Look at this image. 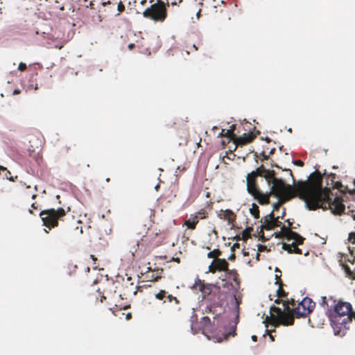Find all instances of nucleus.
<instances>
[{"mask_svg":"<svg viewBox=\"0 0 355 355\" xmlns=\"http://www.w3.org/2000/svg\"><path fill=\"white\" fill-rule=\"evenodd\" d=\"M293 184H286L283 179H266L269 185H271L270 191L268 193L274 196L278 201L273 205L277 210L279 207L291 199L297 197L304 201L309 210L318 209L331 208L334 214H340L343 207L335 200L329 203V190L322 187L323 179H306L295 182Z\"/></svg>","mask_w":355,"mask_h":355,"instance_id":"nucleus-1","label":"nucleus"},{"mask_svg":"<svg viewBox=\"0 0 355 355\" xmlns=\"http://www.w3.org/2000/svg\"><path fill=\"white\" fill-rule=\"evenodd\" d=\"M329 317L332 324L340 329H348L349 323L355 320V312L349 302L340 300L336 303L334 300L333 309H329Z\"/></svg>","mask_w":355,"mask_h":355,"instance_id":"nucleus-2","label":"nucleus"},{"mask_svg":"<svg viewBox=\"0 0 355 355\" xmlns=\"http://www.w3.org/2000/svg\"><path fill=\"white\" fill-rule=\"evenodd\" d=\"M283 304L284 311L279 307L272 306L270 308V317H266V320H269L270 324L275 327L281 324L284 326L292 325L294 323L293 310L289 307L288 304L295 306V300L292 299L291 302L284 301Z\"/></svg>","mask_w":355,"mask_h":355,"instance_id":"nucleus-3","label":"nucleus"},{"mask_svg":"<svg viewBox=\"0 0 355 355\" xmlns=\"http://www.w3.org/2000/svg\"><path fill=\"white\" fill-rule=\"evenodd\" d=\"M167 6L165 2L159 0L143 12L144 17L155 22H163L167 17Z\"/></svg>","mask_w":355,"mask_h":355,"instance_id":"nucleus-4","label":"nucleus"},{"mask_svg":"<svg viewBox=\"0 0 355 355\" xmlns=\"http://www.w3.org/2000/svg\"><path fill=\"white\" fill-rule=\"evenodd\" d=\"M66 211L63 208L49 209H45L40 213V216L43 222V225L49 229L51 227H57L58 225V220L66 214Z\"/></svg>","mask_w":355,"mask_h":355,"instance_id":"nucleus-5","label":"nucleus"},{"mask_svg":"<svg viewBox=\"0 0 355 355\" xmlns=\"http://www.w3.org/2000/svg\"><path fill=\"white\" fill-rule=\"evenodd\" d=\"M283 231L286 232V239L287 241L293 240V241L292 243H283L282 248L288 251V253L302 254V250L298 248V245L303 244L305 239L297 232L290 230L289 229L284 227Z\"/></svg>","mask_w":355,"mask_h":355,"instance_id":"nucleus-6","label":"nucleus"},{"mask_svg":"<svg viewBox=\"0 0 355 355\" xmlns=\"http://www.w3.org/2000/svg\"><path fill=\"white\" fill-rule=\"evenodd\" d=\"M278 171H270L264 168L263 166H261L257 168L255 171L250 173H248L246 178H257L260 176L261 178H276V175H284L285 177L293 178L292 171L291 169H282L277 167Z\"/></svg>","mask_w":355,"mask_h":355,"instance_id":"nucleus-7","label":"nucleus"},{"mask_svg":"<svg viewBox=\"0 0 355 355\" xmlns=\"http://www.w3.org/2000/svg\"><path fill=\"white\" fill-rule=\"evenodd\" d=\"M247 180V189L250 194H251L254 199H256L261 205H268L270 203V194L268 193H263L259 189L256 180L257 179H246Z\"/></svg>","mask_w":355,"mask_h":355,"instance_id":"nucleus-8","label":"nucleus"},{"mask_svg":"<svg viewBox=\"0 0 355 355\" xmlns=\"http://www.w3.org/2000/svg\"><path fill=\"white\" fill-rule=\"evenodd\" d=\"M323 188H327L329 189V197L328 199V202L329 203H333V202L335 201V200L338 199L340 204L343 206V209L340 214H334L332 211V209L328 207L326 209H322L323 210L330 209L334 215H341L345 212V209H347V214L350 216L354 220H355V200L346 202V204L343 203V200L340 197L336 196L334 200H332L331 197L333 196V193L331 191V188L328 187V184L327 186H324L322 184Z\"/></svg>","mask_w":355,"mask_h":355,"instance_id":"nucleus-9","label":"nucleus"},{"mask_svg":"<svg viewBox=\"0 0 355 355\" xmlns=\"http://www.w3.org/2000/svg\"><path fill=\"white\" fill-rule=\"evenodd\" d=\"M315 302L309 297H304L301 302L298 303L297 306L291 309L293 316L297 318H304L312 312L315 307Z\"/></svg>","mask_w":355,"mask_h":355,"instance_id":"nucleus-10","label":"nucleus"},{"mask_svg":"<svg viewBox=\"0 0 355 355\" xmlns=\"http://www.w3.org/2000/svg\"><path fill=\"white\" fill-rule=\"evenodd\" d=\"M194 287L198 289L202 294L203 297L209 295H219L220 293V288L215 284H205L203 281L198 279L194 284Z\"/></svg>","mask_w":355,"mask_h":355,"instance_id":"nucleus-11","label":"nucleus"},{"mask_svg":"<svg viewBox=\"0 0 355 355\" xmlns=\"http://www.w3.org/2000/svg\"><path fill=\"white\" fill-rule=\"evenodd\" d=\"M228 262L225 259H215L209 266V271L215 273L216 271L227 272L228 270Z\"/></svg>","mask_w":355,"mask_h":355,"instance_id":"nucleus-12","label":"nucleus"},{"mask_svg":"<svg viewBox=\"0 0 355 355\" xmlns=\"http://www.w3.org/2000/svg\"><path fill=\"white\" fill-rule=\"evenodd\" d=\"M157 238H164L163 234L154 232L151 230H148L146 234L143 236L141 241L145 243H150L153 245H158L160 243V241L159 239L157 240Z\"/></svg>","mask_w":355,"mask_h":355,"instance_id":"nucleus-13","label":"nucleus"},{"mask_svg":"<svg viewBox=\"0 0 355 355\" xmlns=\"http://www.w3.org/2000/svg\"><path fill=\"white\" fill-rule=\"evenodd\" d=\"M155 298L157 300L163 301V303L174 302L176 305L179 304L180 303V301L177 299L176 297L168 294V292H166L165 290H160L157 293H156Z\"/></svg>","mask_w":355,"mask_h":355,"instance_id":"nucleus-14","label":"nucleus"},{"mask_svg":"<svg viewBox=\"0 0 355 355\" xmlns=\"http://www.w3.org/2000/svg\"><path fill=\"white\" fill-rule=\"evenodd\" d=\"M255 138L254 135L252 133H245L242 136L235 137L234 145V150L236 149L238 146H243L251 143Z\"/></svg>","mask_w":355,"mask_h":355,"instance_id":"nucleus-15","label":"nucleus"},{"mask_svg":"<svg viewBox=\"0 0 355 355\" xmlns=\"http://www.w3.org/2000/svg\"><path fill=\"white\" fill-rule=\"evenodd\" d=\"M220 219L227 220L228 223L233 224L236 220V214L230 209L220 210L218 214Z\"/></svg>","mask_w":355,"mask_h":355,"instance_id":"nucleus-16","label":"nucleus"},{"mask_svg":"<svg viewBox=\"0 0 355 355\" xmlns=\"http://www.w3.org/2000/svg\"><path fill=\"white\" fill-rule=\"evenodd\" d=\"M354 184L355 186V179H354ZM337 189L341 193H349L350 196H355V189H349L347 186H343L341 182H336L334 183V187L332 189Z\"/></svg>","mask_w":355,"mask_h":355,"instance_id":"nucleus-17","label":"nucleus"},{"mask_svg":"<svg viewBox=\"0 0 355 355\" xmlns=\"http://www.w3.org/2000/svg\"><path fill=\"white\" fill-rule=\"evenodd\" d=\"M199 220H200L198 218L196 214H191L189 218L185 220L184 225H186L189 229L195 230Z\"/></svg>","mask_w":355,"mask_h":355,"instance_id":"nucleus-18","label":"nucleus"},{"mask_svg":"<svg viewBox=\"0 0 355 355\" xmlns=\"http://www.w3.org/2000/svg\"><path fill=\"white\" fill-rule=\"evenodd\" d=\"M227 277L230 279H232L234 283L236 284V287L240 286V279H239V275L238 274L237 271L234 269L230 270L226 272Z\"/></svg>","mask_w":355,"mask_h":355,"instance_id":"nucleus-19","label":"nucleus"},{"mask_svg":"<svg viewBox=\"0 0 355 355\" xmlns=\"http://www.w3.org/2000/svg\"><path fill=\"white\" fill-rule=\"evenodd\" d=\"M326 175L327 178H335V174L330 173L329 174H327L326 170L324 171V173L322 174L320 171L316 170L313 173L309 174L307 178H323V176Z\"/></svg>","mask_w":355,"mask_h":355,"instance_id":"nucleus-20","label":"nucleus"},{"mask_svg":"<svg viewBox=\"0 0 355 355\" xmlns=\"http://www.w3.org/2000/svg\"><path fill=\"white\" fill-rule=\"evenodd\" d=\"M232 331H230L229 333L223 334L222 337L216 338L217 342L220 343V342H222L223 340H227V339H228V338L230 336H234L236 335V325H233L232 327Z\"/></svg>","mask_w":355,"mask_h":355,"instance_id":"nucleus-21","label":"nucleus"},{"mask_svg":"<svg viewBox=\"0 0 355 355\" xmlns=\"http://www.w3.org/2000/svg\"><path fill=\"white\" fill-rule=\"evenodd\" d=\"M262 229H265L266 230H272V220L271 218L266 216L264 219V221L261 225Z\"/></svg>","mask_w":355,"mask_h":355,"instance_id":"nucleus-22","label":"nucleus"},{"mask_svg":"<svg viewBox=\"0 0 355 355\" xmlns=\"http://www.w3.org/2000/svg\"><path fill=\"white\" fill-rule=\"evenodd\" d=\"M92 297H95L97 301L99 298V302L103 303V300L106 299L105 296H104L103 293L100 291V288H98L94 293L91 295Z\"/></svg>","mask_w":355,"mask_h":355,"instance_id":"nucleus-23","label":"nucleus"},{"mask_svg":"<svg viewBox=\"0 0 355 355\" xmlns=\"http://www.w3.org/2000/svg\"><path fill=\"white\" fill-rule=\"evenodd\" d=\"M286 222L287 223L288 225L286 226V225H282V227H281V231L279 232V234H281L282 236L284 237V239H286V234L284 231H283V228L285 227L286 229H289L290 230H292V229H296L297 227H293V223L290 221L289 219H287L286 220Z\"/></svg>","mask_w":355,"mask_h":355,"instance_id":"nucleus-24","label":"nucleus"},{"mask_svg":"<svg viewBox=\"0 0 355 355\" xmlns=\"http://www.w3.org/2000/svg\"><path fill=\"white\" fill-rule=\"evenodd\" d=\"M276 284H279V288L277 290V295L278 297H284L286 295L285 291L283 289V284L281 280H277Z\"/></svg>","mask_w":355,"mask_h":355,"instance_id":"nucleus-25","label":"nucleus"},{"mask_svg":"<svg viewBox=\"0 0 355 355\" xmlns=\"http://www.w3.org/2000/svg\"><path fill=\"white\" fill-rule=\"evenodd\" d=\"M268 217L271 218V219L272 220V228L273 229L275 227H282V222L278 220L279 217L275 218L274 216V214L272 212L268 215Z\"/></svg>","mask_w":355,"mask_h":355,"instance_id":"nucleus-26","label":"nucleus"},{"mask_svg":"<svg viewBox=\"0 0 355 355\" xmlns=\"http://www.w3.org/2000/svg\"><path fill=\"white\" fill-rule=\"evenodd\" d=\"M222 252L218 249H215L207 254L209 258L219 259L218 257L221 255Z\"/></svg>","mask_w":355,"mask_h":355,"instance_id":"nucleus-27","label":"nucleus"},{"mask_svg":"<svg viewBox=\"0 0 355 355\" xmlns=\"http://www.w3.org/2000/svg\"><path fill=\"white\" fill-rule=\"evenodd\" d=\"M0 175H3L5 178H8V175H10L9 178H14L11 175L10 172L7 169V168L1 166L0 165ZM15 178H17V176H15Z\"/></svg>","mask_w":355,"mask_h":355,"instance_id":"nucleus-28","label":"nucleus"},{"mask_svg":"<svg viewBox=\"0 0 355 355\" xmlns=\"http://www.w3.org/2000/svg\"><path fill=\"white\" fill-rule=\"evenodd\" d=\"M195 214L199 220L206 218L208 216V213L205 209H201Z\"/></svg>","mask_w":355,"mask_h":355,"instance_id":"nucleus-29","label":"nucleus"},{"mask_svg":"<svg viewBox=\"0 0 355 355\" xmlns=\"http://www.w3.org/2000/svg\"><path fill=\"white\" fill-rule=\"evenodd\" d=\"M330 300H332L334 302V300H333L332 297H331L329 299H327L326 297H322V302L320 304L323 307L326 306L328 308V310L332 309L331 308L333 307V305L329 304V301Z\"/></svg>","mask_w":355,"mask_h":355,"instance_id":"nucleus-30","label":"nucleus"},{"mask_svg":"<svg viewBox=\"0 0 355 355\" xmlns=\"http://www.w3.org/2000/svg\"><path fill=\"white\" fill-rule=\"evenodd\" d=\"M218 137H227L228 139V141H234L235 137H234L232 135H227V130L225 129H222L221 132L219 133Z\"/></svg>","mask_w":355,"mask_h":355,"instance_id":"nucleus-31","label":"nucleus"},{"mask_svg":"<svg viewBox=\"0 0 355 355\" xmlns=\"http://www.w3.org/2000/svg\"><path fill=\"white\" fill-rule=\"evenodd\" d=\"M250 212H251L252 215H253L255 218H259V207L257 205L254 204L253 208L250 209Z\"/></svg>","mask_w":355,"mask_h":355,"instance_id":"nucleus-32","label":"nucleus"},{"mask_svg":"<svg viewBox=\"0 0 355 355\" xmlns=\"http://www.w3.org/2000/svg\"><path fill=\"white\" fill-rule=\"evenodd\" d=\"M275 150V148H272L268 152H267L266 150H264L262 151L261 155L263 156V157L264 159H267L270 155L274 153Z\"/></svg>","mask_w":355,"mask_h":355,"instance_id":"nucleus-33","label":"nucleus"},{"mask_svg":"<svg viewBox=\"0 0 355 355\" xmlns=\"http://www.w3.org/2000/svg\"><path fill=\"white\" fill-rule=\"evenodd\" d=\"M183 0H166V2L165 3L166 6L167 7L169 6V4L171 3L172 6H177L179 5L180 3L182 2Z\"/></svg>","mask_w":355,"mask_h":355,"instance_id":"nucleus-34","label":"nucleus"},{"mask_svg":"<svg viewBox=\"0 0 355 355\" xmlns=\"http://www.w3.org/2000/svg\"><path fill=\"white\" fill-rule=\"evenodd\" d=\"M236 129V125L233 124L230 126V129L227 130V135H232L234 137H236V135L234 134V130Z\"/></svg>","mask_w":355,"mask_h":355,"instance_id":"nucleus-35","label":"nucleus"},{"mask_svg":"<svg viewBox=\"0 0 355 355\" xmlns=\"http://www.w3.org/2000/svg\"><path fill=\"white\" fill-rule=\"evenodd\" d=\"M348 241L353 245H355V232H351L348 236Z\"/></svg>","mask_w":355,"mask_h":355,"instance_id":"nucleus-36","label":"nucleus"},{"mask_svg":"<svg viewBox=\"0 0 355 355\" xmlns=\"http://www.w3.org/2000/svg\"><path fill=\"white\" fill-rule=\"evenodd\" d=\"M202 322H203L205 327H207L211 324V320L209 317L205 316L202 318Z\"/></svg>","mask_w":355,"mask_h":355,"instance_id":"nucleus-37","label":"nucleus"},{"mask_svg":"<svg viewBox=\"0 0 355 355\" xmlns=\"http://www.w3.org/2000/svg\"><path fill=\"white\" fill-rule=\"evenodd\" d=\"M27 69L26 64L24 62H20L18 66V69L21 71H24Z\"/></svg>","mask_w":355,"mask_h":355,"instance_id":"nucleus-38","label":"nucleus"},{"mask_svg":"<svg viewBox=\"0 0 355 355\" xmlns=\"http://www.w3.org/2000/svg\"><path fill=\"white\" fill-rule=\"evenodd\" d=\"M117 9L120 12H122L125 10V6L123 4V3L121 1H120L119 3H118V6H117Z\"/></svg>","mask_w":355,"mask_h":355,"instance_id":"nucleus-39","label":"nucleus"},{"mask_svg":"<svg viewBox=\"0 0 355 355\" xmlns=\"http://www.w3.org/2000/svg\"><path fill=\"white\" fill-rule=\"evenodd\" d=\"M294 164L298 166H303L304 162L302 160L298 159L294 162Z\"/></svg>","mask_w":355,"mask_h":355,"instance_id":"nucleus-40","label":"nucleus"},{"mask_svg":"<svg viewBox=\"0 0 355 355\" xmlns=\"http://www.w3.org/2000/svg\"><path fill=\"white\" fill-rule=\"evenodd\" d=\"M234 299L236 302V306H239L240 303L241 302V300L240 299H239L236 295H234Z\"/></svg>","mask_w":355,"mask_h":355,"instance_id":"nucleus-41","label":"nucleus"},{"mask_svg":"<svg viewBox=\"0 0 355 355\" xmlns=\"http://www.w3.org/2000/svg\"><path fill=\"white\" fill-rule=\"evenodd\" d=\"M343 267H344V268H345V272H346L347 274L351 275L352 272H351V270H350L349 267L348 266H347V265L343 266Z\"/></svg>","mask_w":355,"mask_h":355,"instance_id":"nucleus-42","label":"nucleus"},{"mask_svg":"<svg viewBox=\"0 0 355 355\" xmlns=\"http://www.w3.org/2000/svg\"><path fill=\"white\" fill-rule=\"evenodd\" d=\"M205 311H206L207 313H214V311H212V307H211V306H207V307L206 308V309H205Z\"/></svg>","mask_w":355,"mask_h":355,"instance_id":"nucleus-43","label":"nucleus"},{"mask_svg":"<svg viewBox=\"0 0 355 355\" xmlns=\"http://www.w3.org/2000/svg\"><path fill=\"white\" fill-rule=\"evenodd\" d=\"M265 249H266V246L262 245H260L258 248L259 251H260V252L263 251Z\"/></svg>","mask_w":355,"mask_h":355,"instance_id":"nucleus-44","label":"nucleus"},{"mask_svg":"<svg viewBox=\"0 0 355 355\" xmlns=\"http://www.w3.org/2000/svg\"><path fill=\"white\" fill-rule=\"evenodd\" d=\"M235 257H236L235 254H232L229 257L228 259H229V260H234V259H235Z\"/></svg>","mask_w":355,"mask_h":355,"instance_id":"nucleus-45","label":"nucleus"},{"mask_svg":"<svg viewBox=\"0 0 355 355\" xmlns=\"http://www.w3.org/2000/svg\"><path fill=\"white\" fill-rule=\"evenodd\" d=\"M31 207H32L33 209H38L37 205H36V202H33V203H32V205H31Z\"/></svg>","mask_w":355,"mask_h":355,"instance_id":"nucleus-46","label":"nucleus"},{"mask_svg":"<svg viewBox=\"0 0 355 355\" xmlns=\"http://www.w3.org/2000/svg\"><path fill=\"white\" fill-rule=\"evenodd\" d=\"M131 318H132L131 313H128L126 314V315H125L126 320H130V319H131Z\"/></svg>","mask_w":355,"mask_h":355,"instance_id":"nucleus-47","label":"nucleus"},{"mask_svg":"<svg viewBox=\"0 0 355 355\" xmlns=\"http://www.w3.org/2000/svg\"><path fill=\"white\" fill-rule=\"evenodd\" d=\"M57 9H59L60 10H64V7L63 6H58L55 7Z\"/></svg>","mask_w":355,"mask_h":355,"instance_id":"nucleus-48","label":"nucleus"},{"mask_svg":"<svg viewBox=\"0 0 355 355\" xmlns=\"http://www.w3.org/2000/svg\"><path fill=\"white\" fill-rule=\"evenodd\" d=\"M110 3H111L110 1H104V2H103V3H102V5H103V6H107V5H108V4H110Z\"/></svg>","mask_w":355,"mask_h":355,"instance_id":"nucleus-49","label":"nucleus"},{"mask_svg":"<svg viewBox=\"0 0 355 355\" xmlns=\"http://www.w3.org/2000/svg\"><path fill=\"white\" fill-rule=\"evenodd\" d=\"M172 261H175V262H178V263H180V259H179V258H174V257H173V258H172Z\"/></svg>","mask_w":355,"mask_h":355,"instance_id":"nucleus-50","label":"nucleus"},{"mask_svg":"<svg viewBox=\"0 0 355 355\" xmlns=\"http://www.w3.org/2000/svg\"><path fill=\"white\" fill-rule=\"evenodd\" d=\"M239 243H234L233 247L232 248V250H233L234 248H239Z\"/></svg>","mask_w":355,"mask_h":355,"instance_id":"nucleus-51","label":"nucleus"},{"mask_svg":"<svg viewBox=\"0 0 355 355\" xmlns=\"http://www.w3.org/2000/svg\"><path fill=\"white\" fill-rule=\"evenodd\" d=\"M252 340L253 341H257V336H252Z\"/></svg>","mask_w":355,"mask_h":355,"instance_id":"nucleus-52","label":"nucleus"},{"mask_svg":"<svg viewBox=\"0 0 355 355\" xmlns=\"http://www.w3.org/2000/svg\"><path fill=\"white\" fill-rule=\"evenodd\" d=\"M139 3L141 4V5H144L146 3V0H139Z\"/></svg>","mask_w":355,"mask_h":355,"instance_id":"nucleus-53","label":"nucleus"},{"mask_svg":"<svg viewBox=\"0 0 355 355\" xmlns=\"http://www.w3.org/2000/svg\"><path fill=\"white\" fill-rule=\"evenodd\" d=\"M90 257L92 259L93 261H96V258L95 257L94 255H90Z\"/></svg>","mask_w":355,"mask_h":355,"instance_id":"nucleus-54","label":"nucleus"},{"mask_svg":"<svg viewBox=\"0 0 355 355\" xmlns=\"http://www.w3.org/2000/svg\"><path fill=\"white\" fill-rule=\"evenodd\" d=\"M134 46H135V44H129V45H128V48H129L130 49H132L134 47Z\"/></svg>","mask_w":355,"mask_h":355,"instance_id":"nucleus-55","label":"nucleus"},{"mask_svg":"<svg viewBox=\"0 0 355 355\" xmlns=\"http://www.w3.org/2000/svg\"><path fill=\"white\" fill-rule=\"evenodd\" d=\"M281 302H282V300H279V299H277V300L275 301V303H277V304H279Z\"/></svg>","mask_w":355,"mask_h":355,"instance_id":"nucleus-56","label":"nucleus"},{"mask_svg":"<svg viewBox=\"0 0 355 355\" xmlns=\"http://www.w3.org/2000/svg\"><path fill=\"white\" fill-rule=\"evenodd\" d=\"M19 90H18V89H15V90L14 91V92H13V94H19Z\"/></svg>","mask_w":355,"mask_h":355,"instance_id":"nucleus-57","label":"nucleus"},{"mask_svg":"<svg viewBox=\"0 0 355 355\" xmlns=\"http://www.w3.org/2000/svg\"><path fill=\"white\" fill-rule=\"evenodd\" d=\"M36 196H37L36 194H33L32 195V198L34 199L36 197Z\"/></svg>","mask_w":355,"mask_h":355,"instance_id":"nucleus-58","label":"nucleus"},{"mask_svg":"<svg viewBox=\"0 0 355 355\" xmlns=\"http://www.w3.org/2000/svg\"><path fill=\"white\" fill-rule=\"evenodd\" d=\"M354 259H354V258H353V260H352V261H351L350 259H348V261H349V262L353 263V262L354 261Z\"/></svg>","mask_w":355,"mask_h":355,"instance_id":"nucleus-59","label":"nucleus"},{"mask_svg":"<svg viewBox=\"0 0 355 355\" xmlns=\"http://www.w3.org/2000/svg\"><path fill=\"white\" fill-rule=\"evenodd\" d=\"M193 47L195 49V50H196V51H197V50H198V48L196 46V45H195V44L193 46Z\"/></svg>","mask_w":355,"mask_h":355,"instance_id":"nucleus-60","label":"nucleus"},{"mask_svg":"<svg viewBox=\"0 0 355 355\" xmlns=\"http://www.w3.org/2000/svg\"><path fill=\"white\" fill-rule=\"evenodd\" d=\"M266 140L268 141V142H270V139L269 138H266Z\"/></svg>","mask_w":355,"mask_h":355,"instance_id":"nucleus-61","label":"nucleus"},{"mask_svg":"<svg viewBox=\"0 0 355 355\" xmlns=\"http://www.w3.org/2000/svg\"><path fill=\"white\" fill-rule=\"evenodd\" d=\"M206 196H207V198H209V192H207V195H206Z\"/></svg>","mask_w":355,"mask_h":355,"instance_id":"nucleus-62","label":"nucleus"},{"mask_svg":"<svg viewBox=\"0 0 355 355\" xmlns=\"http://www.w3.org/2000/svg\"><path fill=\"white\" fill-rule=\"evenodd\" d=\"M158 187H159V185L157 184V185L155 187L156 190H157V189H158Z\"/></svg>","mask_w":355,"mask_h":355,"instance_id":"nucleus-63","label":"nucleus"},{"mask_svg":"<svg viewBox=\"0 0 355 355\" xmlns=\"http://www.w3.org/2000/svg\"><path fill=\"white\" fill-rule=\"evenodd\" d=\"M9 180H10V181H12V182H13V181L15 180V179L10 178V179H9Z\"/></svg>","mask_w":355,"mask_h":355,"instance_id":"nucleus-64","label":"nucleus"}]
</instances>
